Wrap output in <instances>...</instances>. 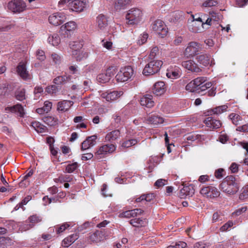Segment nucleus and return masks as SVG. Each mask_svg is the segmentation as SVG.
Masks as SVG:
<instances>
[{"instance_id": "46", "label": "nucleus", "mask_w": 248, "mask_h": 248, "mask_svg": "<svg viewBox=\"0 0 248 248\" xmlns=\"http://www.w3.org/2000/svg\"><path fill=\"white\" fill-rule=\"evenodd\" d=\"M228 106L226 105H222L212 109L214 114L219 115L227 110Z\"/></svg>"}, {"instance_id": "11", "label": "nucleus", "mask_w": 248, "mask_h": 248, "mask_svg": "<svg viewBox=\"0 0 248 248\" xmlns=\"http://www.w3.org/2000/svg\"><path fill=\"white\" fill-rule=\"evenodd\" d=\"M54 84L47 87L46 91L49 94H55L62 87V76H58L53 80Z\"/></svg>"}, {"instance_id": "52", "label": "nucleus", "mask_w": 248, "mask_h": 248, "mask_svg": "<svg viewBox=\"0 0 248 248\" xmlns=\"http://www.w3.org/2000/svg\"><path fill=\"white\" fill-rule=\"evenodd\" d=\"M218 2L216 0H207L202 3V6L204 7H210L216 6Z\"/></svg>"}, {"instance_id": "3", "label": "nucleus", "mask_w": 248, "mask_h": 248, "mask_svg": "<svg viewBox=\"0 0 248 248\" xmlns=\"http://www.w3.org/2000/svg\"><path fill=\"white\" fill-rule=\"evenodd\" d=\"M134 75V70L131 66L121 67L115 76L118 82H124L130 79Z\"/></svg>"}, {"instance_id": "43", "label": "nucleus", "mask_w": 248, "mask_h": 248, "mask_svg": "<svg viewBox=\"0 0 248 248\" xmlns=\"http://www.w3.org/2000/svg\"><path fill=\"white\" fill-rule=\"evenodd\" d=\"M48 41L53 46H57L61 42V39L58 34H55L51 37H49Z\"/></svg>"}, {"instance_id": "10", "label": "nucleus", "mask_w": 248, "mask_h": 248, "mask_svg": "<svg viewBox=\"0 0 248 248\" xmlns=\"http://www.w3.org/2000/svg\"><path fill=\"white\" fill-rule=\"evenodd\" d=\"M206 81V78L205 77H198L189 83H188L186 86V89L191 92L197 93L199 87H200L202 84Z\"/></svg>"}, {"instance_id": "60", "label": "nucleus", "mask_w": 248, "mask_h": 248, "mask_svg": "<svg viewBox=\"0 0 248 248\" xmlns=\"http://www.w3.org/2000/svg\"><path fill=\"white\" fill-rule=\"evenodd\" d=\"M73 176L72 175H66L64 177H63V181L66 182L63 184V186L65 188H68L69 187V184L68 183V182H70L71 180L73 179Z\"/></svg>"}, {"instance_id": "47", "label": "nucleus", "mask_w": 248, "mask_h": 248, "mask_svg": "<svg viewBox=\"0 0 248 248\" xmlns=\"http://www.w3.org/2000/svg\"><path fill=\"white\" fill-rule=\"evenodd\" d=\"M159 54V50L157 46L153 47L149 55V58L151 60L154 59Z\"/></svg>"}, {"instance_id": "28", "label": "nucleus", "mask_w": 248, "mask_h": 248, "mask_svg": "<svg viewBox=\"0 0 248 248\" xmlns=\"http://www.w3.org/2000/svg\"><path fill=\"white\" fill-rule=\"evenodd\" d=\"M48 20L50 24L54 26L61 25L62 21V13H56L52 14L49 16Z\"/></svg>"}, {"instance_id": "62", "label": "nucleus", "mask_w": 248, "mask_h": 248, "mask_svg": "<svg viewBox=\"0 0 248 248\" xmlns=\"http://www.w3.org/2000/svg\"><path fill=\"white\" fill-rule=\"evenodd\" d=\"M144 195L145 201L146 202H151L153 201L155 197V194L153 193L145 194Z\"/></svg>"}, {"instance_id": "8", "label": "nucleus", "mask_w": 248, "mask_h": 248, "mask_svg": "<svg viewBox=\"0 0 248 248\" xmlns=\"http://www.w3.org/2000/svg\"><path fill=\"white\" fill-rule=\"evenodd\" d=\"M8 8L13 13L19 14L27 9V5L23 0H12L8 3Z\"/></svg>"}, {"instance_id": "20", "label": "nucleus", "mask_w": 248, "mask_h": 248, "mask_svg": "<svg viewBox=\"0 0 248 248\" xmlns=\"http://www.w3.org/2000/svg\"><path fill=\"white\" fill-rule=\"evenodd\" d=\"M143 212V210L140 208H136L123 212L120 214V217L125 218L135 217L138 215H141Z\"/></svg>"}, {"instance_id": "38", "label": "nucleus", "mask_w": 248, "mask_h": 248, "mask_svg": "<svg viewBox=\"0 0 248 248\" xmlns=\"http://www.w3.org/2000/svg\"><path fill=\"white\" fill-rule=\"evenodd\" d=\"M212 84L211 82H207L206 81L205 82H203L200 87H199V89L196 93L199 94H201L202 95H204L206 93V92L204 93L208 88H210L212 87Z\"/></svg>"}, {"instance_id": "53", "label": "nucleus", "mask_w": 248, "mask_h": 248, "mask_svg": "<svg viewBox=\"0 0 248 248\" xmlns=\"http://www.w3.org/2000/svg\"><path fill=\"white\" fill-rule=\"evenodd\" d=\"M148 38V34L144 32L142 34H141L140 37V39L138 41V44L139 45H142L143 44H144L147 40V38Z\"/></svg>"}, {"instance_id": "33", "label": "nucleus", "mask_w": 248, "mask_h": 248, "mask_svg": "<svg viewBox=\"0 0 248 248\" xmlns=\"http://www.w3.org/2000/svg\"><path fill=\"white\" fill-rule=\"evenodd\" d=\"M31 126L38 133L45 134L48 132L47 127L39 122L35 121L32 122Z\"/></svg>"}, {"instance_id": "63", "label": "nucleus", "mask_w": 248, "mask_h": 248, "mask_svg": "<svg viewBox=\"0 0 248 248\" xmlns=\"http://www.w3.org/2000/svg\"><path fill=\"white\" fill-rule=\"evenodd\" d=\"M224 172V170L223 169H219L216 170L215 172V176L217 179H221L223 176V172Z\"/></svg>"}, {"instance_id": "21", "label": "nucleus", "mask_w": 248, "mask_h": 248, "mask_svg": "<svg viewBox=\"0 0 248 248\" xmlns=\"http://www.w3.org/2000/svg\"><path fill=\"white\" fill-rule=\"evenodd\" d=\"M5 111L6 112H11L12 113H17L21 117H23L25 114L23 107L21 105L19 104L12 107H7L5 108Z\"/></svg>"}, {"instance_id": "30", "label": "nucleus", "mask_w": 248, "mask_h": 248, "mask_svg": "<svg viewBox=\"0 0 248 248\" xmlns=\"http://www.w3.org/2000/svg\"><path fill=\"white\" fill-rule=\"evenodd\" d=\"M120 136V131L119 130H113L108 134L105 136V140L107 141L113 142L117 140Z\"/></svg>"}, {"instance_id": "26", "label": "nucleus", "mask_w": 248, "mask_h": 248, "mask_svg": "<svg viewBox=\"0 0 248 248\" xmlns=\"http://www.w3.org/2000/svg\"><path fill=\"white\" fill-rule=\"evenodd\" d=\"M77 28V24L74 21H69L64 25V30L65 33L63 34L64 37H68L73 33Z\"/></svg>"}, {"instance_id": "5", "label": "nucleus", "mask_w": 248, "mask_h": 248, "mask_svg": "<svg viewBox=\"0 0 248 248\" xmlns=\"http://www.w3.org/2000/svg\"><path fill=\"white\" fill-rule=\"evenodd\" d=\"M116 148L114 144H106L100 146L95 153V157L100 159L107 156L108 154L114 152Z\"/></svg>"}, {"instance_id": "49", "label": "nucleus", "mask_w": 248, "mask_h": 248, "mask_svg": "<svg viewBox=\"0 0 248 248\" xmlns=\"http://www.w3.org/2000/svg\"><path fill=\"white\" fill-rule=\"evenodd\" d=\"M137 140L136 139H130L124 141L122 143V147L124 148H129L133 145H134L137 143Z\"/></svg>"}, {"instance_id": "18", "label": "nucleus", "mask_w": 248, "mask_h": 248, "mask_svg": "<svg viewBox=\"0 0 248 248\" xmlns=\"http://www.w3.org/2000/svg\"><path fill=\"white\" fill-rule=\"evenodd\" d=\"M203 122L206 126L213 129L220 127L222 124L219 120L215 119L212 117H208Z\"/></svg>"}, {"instance_id": "32", "label": "nucleus", "mask_w": 248, "mask_h": 248, "mask_svg": "<svg viewBox=\"0 0 248 248\" xmlns=\"http://www.w3.org/2000/svg\"><path fill=\"white\" fill-rule=\"evenodd\" d=\"M69 45L71 49L72 55L78 54V51L81 50L83 47V44L78 41L70 42Z\"/></svg>"}, {"instance_id": "61", "label": "nucleus", "mask_w": 248, "mask_h": 248, "mask_svg": "<svg viewBox=\"0 0 248 248\" xmlns=\"http://www.w3.org/2000/svg\"><path fill=\"white\" fill-rule=\"evenodd\" d=\"M51 57L53 60V62L56 64H59L61 63V57L59 56L58 54L56 53H53L51 55Z\"/></svg>"}, {"instance_id": "35", "label": "nucleus", "mask_w": 248, "mask_h": 248, "mask_svg": "<svg viewBox=\"0 0 248 248\" xmlns=\"http://www.w3.org/2000/svg\"><path fill=\"white\" fill-rule=\"evenodd\" d=\"M52 108V103L49 101H45L44 105L42 108H38L36 109V112L39 114H43L45 113H47Z\"/></svg>"}, {"instance_id": "7", "label": "nucleus", "mask_w": 248, "mask_h": 248, "mask_svg": "<svg viewBox=\"0 0 248 248\" xmlns=\"http://www.w3.org/2000/svg\"><path fill=\"white\" fill-rule=\"evenodd\" d=\"M152 30L161 38H164L167 34L168 29L165 23L160 19H157L151 25Z\"/></svg>"}, {"instance_id": "40", "label": "nucleus", "mask_w": 248, "mask_h": 248, "mask_svg": "<svg viewBox=\"0 0 248 248\" xmlns=\"http://www.w3.org/2000/svg\"><path fill=\"white\" fill-rule=\"evenodd\" d=\"M15 95L16 98L20 101L25 100L26 99L25 90L24 89L17 90L15 92Z\"/></svg>"}, {"instance_id": "15", "label": "nucleus", "mask_w": 248, "mask_h": 248, "mask_svg": "<svg viewBox=\"0 0 248 248\" xmlns=\"http://www.w3.org/2000/svg\"><path fill=\"white\" fill-rule=\"evenodd\" d=\"M194 193V186L193 185H185L180 190L179 196L181 199H184L187 197H192Z\"/></svg>"}, {"instance_id": "23", "label": "nucleus", "mask_w": 248, "mask_h": 248, "mask_svg": "<svg viewBox=\"0 0 248 248\" xmlns=\"http://www.w3.org/2000/svg\"><path fill=\"white\" fill-rule=\"evenodd\" d=\"M97 136L93 135L88 137L81 144V150L83 151L90 148L91 147L94 145L96 143Z\"/></svg>"}, {"instance_id": "29", "label": "nucleus", "mask_w": 248, "mask_h": 248, "mask_svg": "<svg viewBox=\"0 0 248 248\" xmlns=\"http://www.w3.org/2000/svg\"><path fill=\"white\" fill-rule=\"evenodd\" d=\"M96 24L100 30H104L108 25L107 17L103 14H100L96 17Z\"/></svg>"}, {"instance_id": "54", "label": "nucleus", "mask_w": 248, "mask_h": 248, "mask_svg": "<svg viewBox=\"0 0 248 248\" xmlns=\"http://www.w3.org/2000/svg\"><path fill=\"white\" fill-rule=\"evenodd\" d=\"M36 55L37 59L40 61H44L46 58L45 52L43 50L40 49L37 50L36 52Z\"/></svg>"}, {"instance_id": "24", "label": "nucleus", "mask_w": 248, "mask_h": 248, "mask_svg": "<svg viewBox=\"0 0 248 248\" xmlns=\"http://www.w3.org/2000/svg\"><path fill=\"white\" fill-rule=\"evenodd\" d=\"M153 99V97L152 95L146 94L141 98L140 103L141 105L151 108L155 105V102Z\"/></svg>"}, {"instance_id": "51", "label": "nucleus", "mask_w": 248, "mask_h": 248, "mask_svg": "<svg viewBox=\"0 0 248 248\" xmlns=\"http://www.w3.org/2000/svg\"><path fill=\"white\" fill-rule=\"evenodd\" d=\"M201 138V135L199 134H197L195 133H191L189 134H188L186 139L187 140H190L191 141H195L196 140H199Z\"/></svg>"}, {"instance_id": "31", "label": "nucleus", "mask_w": 248, "mask_h": 248, "mask_svg": "<svg viewBox=\"0 0 248 248\" xmlns=\"http://www.w3.org/2000/svg\"><path fill=\"white\" fill-rule=\"evenodd\" d=\"M197 62L203 66L206 67L210 64V58L209 55L206 54H202L196 57Z\"/></svg>"}, {"instance_id": "1", "label": "nucleus", "mask_w": 248, "mask_h": 248, "mask_svg": "<svg viewBox=\"0 0 248 248\" xmlns=\"http://www.w3.org/2000/svg\"><path fill=\"white\" fill-rule=\"evenodd\" d=\"M221 190L228 194H234L239 190L238 181L232 175L225 177L220 185Z\"/></svg>"}, {"instance_id": "34", "label": "nucleus", "mask_w": 248, "mask_h": 248, "mask_svg": "<svg viewBox=\"0 0 248 248\" xmlns=\"http://www.w3.org/2000/svg\"><path fill=\"white\" fill-rule=\"evenodd\" d=\"M129 223L133 227L139 228L144 226L146 223V221L145 219L135 218L131 219L129 221Z\"/></svg>"}, {"instance_id": "56", "label": "nucleus", "mask_w": 248, "mask_h": 248, "mask_svg": "<svg viewBox=\"0 0 248 248\" xmlns=\"http://www.w3.org/2000/svg\"><path fill=\"white\" fill-rule=\"evenodd\" d=\"M43 201L44 202V205H46L51 202H56L58 199H56L55 198H49L47 196H46L43 198Z\"/></svg>"}, {"instance_id": "59", "label": "nucleus", "mask_w": 248, "mask_h": 248, "mask_svg": "<svg viewBox=\"0 0 248 248\" xmlns=\"http://www.w3.org/2000/svg\"><path fill=\"white\" fill-rule=\"evenodd\" d=\"M233 225V223L232 221H229L227 223H226L224 225H223L220 228V230L221 232H225L229 230L231 227H232Z\"/></svg>"}, {"instance_id": "37", "label": "nucleus", "mask_w": 248, "mask_h": 248, "mask_svg": "<svg viewBox=\"0 0 248 248\" xmlns=\"http://www.w3.org/2000/svg\"><path fill=\"white\" fill-rule=\"evenodd\" d=\"M130 0H118L115 4V8L117 10L124 9L130 4Z\"/></svg>"}, {"instance_id": "16", "label": "nucleus", "mask_w": 248, "mask_h": 248, "mask_svg": "<svg viewBox=\"0 0 248 248\" xmlns=\"http://www.w3.org/2000/svg\"><path fill=\"white\" fill-rule=\"evenodd\" d=\"M182 66L185 69L194 73H199L202 71L198 64L193 60H187L182 62Z\"/></svg>"}, {"instance_id": "36", "label": "nucleus", "mask_w": 248, "mask_h": 248, "mask_svg": "<svg viewBox=\"0 0 248 248\" xmlns=\"http://www.w3.org/2000/svg\"><path fill=\"white\" fill-rule=\"evenodd\" d=\"M78 238V236L77 233L73 234L68 237H67L64 239L63 240V242L64 243V246L63 247H68L70 246L72 243H73L76 240H77Z\"/></svg>"}, {"instance_id": "39", "label": "nucleus", "mask_w": 248, "mask_h": 248, "mask_svg": "<svg viewBox=\"0 0 248 248\" xmlns=\"http://www.w3.org/2000/svg\"><path fill=\"white\" fill-rule=\"evenodd\" d=\"M45 123L50 126H55L58 124V119L52 116H46L43 118Z\"/></svg>"}, {"instance_id": "42", "label": "nucleus", "mask_w": 248, "mask_h": 248, "mask_svg": "<svg viewBox=\"0 0 248 248\" xmlns=\"http://www.w3.org/2000/svg\"><path fill=\"white\" fill-rule=\"evenodd\" d=\"M229 118L232 120V123L235 125L239 124L240 122L242 120V117L236 113H231L229 115Z\"/></svg>"}, {"instance_id": "17", "label": "nucleus", "mask_w": 248, "mask_h": 248, "mask_svg": "<svg viewBox=\"0 0 248 248\" xmlns=\"http://www.w3.org/2000/svg\"><path fill=\"white\" fill-rule=\"evenodd\" d=\"M26 64V62H20L16 67L18 75L24 79L30 78V74L27 70Z\"/></svg>"}, {"instance_id": "57", "label": "nucleus", "mask_w": 248, "mask_h": 248, "mask_svg": "<svg viewBox=\"0 0 248 248\" xmlns=\"http://www.w3.org/2000/svg\"><path fill=\"white\" fill-rule=\"evenodd\" d=\"M192 21H195L196 22H198L199 23H203L204 24V20H205L204 17L205 16L201 15V16L197 15H192Z\"/></svg>"}, {"instance_id": "48", "label": "nucleus", "mask_w": 248, "mask_h": 248, "mask_svg": "<svg viewBox=\"0 0 248 248\" xmlns=\"http://www.w3.org/2000/svg\"><path fill=\"white\" fill-rule=\"evenodd\" d=\"M96 79L101 83H106L110 80L109 77H107V75L105 73L99 74L97 77Z\"/></svg>"}, {"instance_id": "6", "label": "nucleus", "mask_w": 248, "mask_h": 248, "mask_svg": "<svg viewBox=\"0 0 248 248\" xmlns=\"http://www.w3.org/2000/svg\"><path fill=\"white\" fill-rule=\"evenodd\" d=\"M201 45L196 42H189L186 48L184 55L187 58H193L197 55L201 50Z\"/></svg>"}, {"instance_id": "50", "label": "nucleus", "mask_w": 248, "mask_h": 248, "mask_svg": "<svg viewBox=\"0 0 248 248\" xmlns=\"http://www.w3.org/2000/svg\"><path fill=\"white\" fill-rule=\"evenodd\" d=\"M72 155V153L69 147L67 146H63V158H69Z\"/></svg>"}, {"instance_id": "19", "label": "nucleus", "mask_w": 248, "mask_h": 248, "mask_svg": "<svg viewBox=\"0 0 248 248\" xmlns=\"http://www.w3.org/2000/svg\"><path fill=\"white\" fill-rule=\"evenodd\" d=\"M180 68L176 65L170 66L167 69L166 76L168 78H177L180 77Z\"/></svg>"}, {"instance_id": "41", "label": "nucleus", "mask_w": 248, "mask_h": 248, "mask_svg": "<svg viewBox=\"0 0 248 248\" xmlns=\"http://www.w3.org/2000/svg\"><path fill=\"white\" fill-rule=\"evenodd\" d=\"M72 56L76 59L77 61H81L86 59L88 57V54L87 52L81 49L78 51V54L72 55Z\"/></svg>"}, {"instance_id": "27", "label": "nucleus", "mask_w": 248, "mask_h": 248, "mask_svg": "<svg viewBox=\"0 0 248 248\" xmlns=\"http://www.w3.org/2000/svg\"><path fill=\"white\" fill-rule=\"evenodd\" d=\"M147 121L150 124L153 125L162 124L164 122V120L163 117L155 114L148 116L147 118Z\"/></svg>"}, {"instance_id": "4", "label": "nucleus", "mask_w": 248, "mask_h": 248, "mask_svg": "<svg viewBox=\"0 0 248 248\" xmlns=\"http://www.w3.org/2000/svg\"><path fill=\"white\" fill-rule=\"evenodd\" d=\"M163 64L161 61H152L146 64L144 68L142 74L145 76H150L157 73Z\"/></svg>"}, {"instance_id": "44", "label": "nucleus", "mask_w": 248, "mask_h": 248, "mask_svg": "<svg viewBox=\"0 0 248 248\" xmlns=\"http://www.w3.org/2000/svg\"><path fill=\"white\" fill-rule=\"evenodd\" d=\"M78 167V164L77 162L69 163L65 167V171L66 172L71 173L73 172Z\"/></svg>"}, {"instance_id": "25", "label": "nucleus", "mask_w": 248, "mask_h": 248, "mask_svg": "<svg viewBox=\"0 0 248 248\" xmlns=\"http://www.w3.org/2000/svg\"><path fill=\"white\" fill-rule=\"evenodd\" d=\"M166 91L165 83L163 81L156 82L153 89V93L157 96L163 94Z\"/></svg>"}, {"instance_id": "58", "label": "nucleus", "mask_w": 248, "mask_h": 248, "mask_svg": "<svg viewBox=\"0 0 248 248\" xmlns=\"http://www.w3.org/2000/svg\"><path fill=\"white\" fill-rule=\"evenodd\" d=\"M73 105V102L69 100H63V111H67Z\"/></svg>"}, {"instance_id": "45", "label": "nucleus", "mask_w": 248, "mask_h": 248, "mask_svg": "<svg viewBox=\"0 0 248 248\" xmlns=\"http://www.w3.org/2000/svg\"><path fill=\"white\" fill-rule=\"evenodd\" d=\"M225 219L224 215L220 212H216L214 213L212 217V222H216L218 221H222Z\"/></svg>"}, {"instance_id": "14", "label": "nucleus", "mask_w": 248, "mask_h": 248, "mask_svg": "<svg viewBox=\"0 0 248 248\" xmlns=\"http://www.w3.org/2000/svg\"><path fill=\"white\" fill-rule=\"evenodd\" d=\"M105 237V233L104 231H96L90 234L88 237V240L91 243H98L103 241Z\"/></svg>"}, {"instance_id": "13", "label": "nucleus", "mask_w": 248, "mask_h": 248, "mask_svg": "<svg viewBox=\"0 0 248 248\" xmlns=\"http://www.w3.org/2000/svg\"><path fill=\"white\" fill-rule=\"evenodd\" d=\"M86 2L84 0H74L69 4V9L72 11L81 12L86 6Z\"/></svg>"}, {"instance_id": "64", "label": "nucleus", "mask_w": 248, "mask_h": 248, "mask_svg": "<svg viewBox=\"0 0 248 248\" xmlns=\"http://www.w3.org/2000/svg\"><path fill=\"white\" fill-rule=\"evenodd\" d=\"M248 198V187H245L243 192L239 195V199L243 200Z\"/></svg>"}, {"instance_id": "12", "label": "nucleus", "mask_w": 248, "mask_h": 248, "mask_svg": "<svg viewBox=\"0 0 248 248\" xmlns=\"http://www.w3.org/2000/svg\"><path fill=\"white\" fill-rule=\"evenodd\" d=\"M124 93L122 91H113L112 92H106L101 94L102 99H105L108 102L113 101L120 97Z\"/></svg>"}, {"instance_id": "55", "label": "nucleus", "mask_w": 248, "mask_h": 248, "mask_svg": "<svg viewBox=\"0 0 248 248\" xmlns=\"http://www.w3.org/2000/svg\"><path fill=\"white\" fill-rule=\"evenodd\" d=\"M167 180L163 179H158L155 183L154 186L156 187H160L166 185H167Z\"/></svg>"}, {"instance_id": "9", "label": "nucleus", "mask_w": 248, "mask_h": 248, "mask_svg": "<svg viewBox=\"0 0 248 248\" xmlns=\"http://www.w3.org/2000/svg\"><path fill=\"white\" fill-rule=\"evenodd\" d=\"M200 193L209 199L217 198L220 195L219 191L217 187L213 186L203 187L200 190Z\"/></svg>"}, {"instance_id": "2", "label": "nucleus", "mask_w": 248, "mask_h": 248, "mask_svg": "<svg viewBox=\"0 0 248 248\" xmlns=\"http://www.w3.org/2000/svg\"><path fill=\"white\" fill-rule=\"evenodd\" d=\"M142 16V11L138 8H132L129 10L125 16L127 23L129 25L138 24L141 21Z\"/></svg>"}, {"instance_id": "22", "label": "nucleus", "mask_w": 248, "mask_h": 248, "mask_svg": "<svg viewBox=\"0 0 248 248\" xmlns=\"http://www.w3.org/2000/svg\"><path fill=\"white\" fill-rule=\"evenodd\" d=\"M188 29L192 32H201L203 31L204 29V25L203 23H199L195 21L191 20V22L189 23Z\"/></svg>"}]
</instances>
